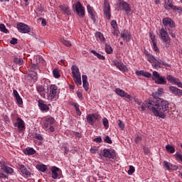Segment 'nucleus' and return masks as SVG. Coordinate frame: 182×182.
Here are the masks:
<instances>
[{
    "instance_id": "1",
    "label": "nucleus",
    "mask_w": 182,
    "mask_h": 182,
    "mask_svg": "<svg viewBox=\"0 0 182 182\" xmlns=\"http://www.w3.org/2000/svg\"><path fill=\"white\" fill-rule=\"evenodd\" d=\"M134 100L136 105L141 106L142 112H144L146 107H147L149 110L154 113V116L161 119H164L167 113L170 112V103L161 98L152 99L144 101V102H141V100L137 98H134Z\"/></svg>"
},
{
    "instance_id": "2",
    "label": "nucleus",
    "mask_w": 182,
    "mask_h": 182,
    "mask_svg": "<svg viewBox=\"0 0 182 182\" xmlns=\"http://www.w3.org/2000/svg\"><path fill=\"white\" fill-rule=\"evenodd\" d=\"M105 157V159H114L116 157V151L113 149H104L100 153V159Z\"/></svg>"
},
{
    "instance_id": "3",
    "label": "nucleus",
    "mask_w": 182,
    "mask_h": 182,
    "mask_svg": "<svg viewBox=\"0 0 182 182\" xmlns=\"http://www.w3.org/2000/svg\"><path fill=\"white\" fill-rule=\"evenodd\" d=\"M59 88L56 85H51L49 87V91L48 94V100H53V99H58L59 96Z\"/></svg>"
},
{
    "instance_id": "4",
    "label": "nucleus",
    "mask_w": 182,
    "mask_h": 182,
    "mask_svg": "<svg viewBox=\"0 0 182 182\" xmlns=\"http://www.w3.org/2000/svg\"><path fill=\"white\" fill-rule=\"evenodd\" d=\"M73 9L75 14L80 18H84L85 15V7L82 6L80 1H77L75 4L73 5Z\"/></svg>"
},
{
    "instance_id": "5",
    "label": "nucleus",
    "mask_w": 182,
    "mask_h": 182,
    "mask_svg": "<svg viewBox=\"0 0 182 182\" xmlns=\"http://www.w3.org/2000/svg\"><path fill=\"white\" fill-rule=\"evenodd\" d=\"M159 37L166 45H170L171 43V38H170V36H168V33H167V30L166 28H162L159 31Z\"/></svg>"
},
{
    "instance_id": "6",
    "label": "nucleus",
    "mask_w": 182,
    "mask_h": 182,
    "mask_svg": "<svg viewBox=\"0 0 182 182\" xmlns=\"http://www.w3.org/2000/svg\"><path fill=\"white\" fill-rule=\"evenodd\" d=\"M0 167L1 173H4L5 174H12L14 173V168L8 166L4 161L0 162Z\"/></svg>"
},
{
    "instance_id": "7",
    "label": "nucleus",
    "mask_w": 182,
    "mask_h": 182,
    "mask_svg": "<svg viewBox=\"0 0 182 182\" xmlns=\"http://www.w3.org/2000/svg\"><path fill=\"white\" fill-rule=\"evenodd\" d=\"M100 119V115L97 114H89L87 115V122L90 124V126H95V122L96 120Z\"/></svg>"
},
{
    "instance_id": "8",
    "label": "nucleus",
    "mask_w": 182,
    "mask_h": 182,
    "mask_svg": "<svg viewBox=\"0 0 182 182\" xmlns=\"http://www.w3.org/2000/svg\"><path fill=\"white\" fill-rule=\"evenodd\" d=\"M17 29L21 33H29L31 32V27L23 23H17Z\"/></svg>"
},
{
    "instance_id": "9",
    "label": "nucleus",
    "mask_w": 182,
    "mask_h": 182,
    "mask_svg": "<svg viewBox=\"0 0 182 182\" xmlns=\"http://www.w3.org/2000/svg\"><path fill=\"white\" fill-rule=\"evenodd\" d=\"M103 11L106 18L109 21V19H110L112 16V14L110 13V4L109 3V0H105Z\"/></svg>"
},
{
    "instance_id": "10",
    "label": "nucleus",
    "mask_w": 182,
    "mask_h": 182,
    "mask_svg": "<svg viewBox=\"0 0 182 182\" xmlns=\"http://www.w3.org/2000/svg\"><path fill=\"white\" fill-rule=\"evenodd\" d=\"M62 173V171L56 167L53 166L51 168V177L53 178V180H57V178H60V173Z\"/></svg>"
},
{
    "instance_id": "11",
    "label": "nucleus",
    "mask_w": 182,
    "mask_h": 182,
    "mask_svg": "<svg viewBox=\"0 0 182 182\" xmlns=\"http://www.w3.org/2000/svg\"><path fill=\"white\" fill-rule=\"evenodd\" d=\"M19 170L23 177H25L26 178H29V177H31V171H29V168H26L24 165H19Z\"/></svg>"
},
{
    "instance_id": "12",
    "label": "nucleus",
    "mask_w": 182,
    "mask_h": 182,
    "mask_svg": "<svg viewBox=\"0 0 182 182\" xmlns=\"http://www.w3.org/2000/svg\"><path fill=\"white\" fill-rule=\"evenodd\" d=\"M17 122L14 123V127H18L19 132H23L25 130V122L22 119L18 117Z\"/></svg>"
},
{
    "instance_id": "13",
    "label": "nucleus",
    "mask_w": 182,
    "mask_h": 182,
    "mask_svg": "<svg viewBox=\"0 0 182 182\" xmlns=\"http://www.w3.org/2000/svg\"><path fill=\"white\" fill-rule=\"evenodd\" d=\"M164 26H169V28H176V23L168 17L164 18L162 20Z\"/></svg>"
},
{
    "instance_id": "14",
    "label": "nucleus",
    "mask_w": 182,
    "mask_h": 182,
    "mask_svg": "<svg viewBox=\"0 0 182 182\" xmlns=\"http://www.w3.org/2000/svg\"><path fill=\"white\" fill-rule=\"evenodd\" d=\"M53 123H55V118L49 117L46 118L45 122H43V129L46 132H48V129L50 126H53Z\"/></svg>"
},
{
    "instance_id": "15",
    "label": "nucleus",
    "mask_w": 182,
    "mask_h": 182,
    "mask_svg": "<svg viewBox=\"0 0 182 182\" xmlns=\"http://www.w3.org/2000/svg\"><path fill=\"white\" fill-rule=\"evenodd\" d=\"M114 66H116L119 70H121V72H127V67L123 64L122 62L119 61L117 60H113Z\"/></svg>"
},
{
    "instance_id": "16",
    "label": "nucleus",
    "mask_w": 182,
    "mask_h": 182,
    "mask_svg": "<svg viewBox=\"0 0 182 182\" xmlns=\"http://www.w3.org/2000/svg\"><path fill=\"white\" fill-rule=\"evenodd\" d=\"M121 38L125 42H130L132 41V34L129 31L124 30L121 32Z\"/></svg>"
},
{
    "instance_id": "17",
    "label": "nucleus",
    "mask_w": 182,
    "mask_h": 182,
    "mask_svg": "<svg viewBox=\"0 0 182 182\" xmlns=\"http://www.w3.org/2000/svg\"><path fill=\"white\" fill-rule=\"evenodd\" d=\"M87 9L88 14L90 15L91 19L93 21L94 23H96V11H95V9L90 6V5H87Z\"/></svg>"
},
{
    "instance_id": "18",
    "label": "nucleus",
    "mask_w": 182,
    "mask_h": 182,
    "mask_svg": "<svg viewBox=\"0 0 182 182\" xmlns=\"http://www.w3.org/2000/svg\"><path fill=\"white\" fill-rule=\"evenodd\" d=\"M119 6H121L122 10L125 11V12H132V7H130V4L123 0L119 2Z\"/></svg>"
},
{
    "instance_id": "19",
    "label": "nucleus",
    "mask_w": 182,
    "mask_h": 182,
    "mask_svg": "<svg viewBox=\"0 0 182 182\" xmlns=\"http://www.w3.org/2000/svg\"><path fill=\"white\" fill-rule=\"evenodd\" d=\"M161 65L162 66H167V68L170 67V65L167 64V63H164L163 60L157 59L155 64H154V68H155V69H160V68H161V66H160Z\"/></svg>"
},
{
    "instance_id": "20",
    "label": "nucleus",
    "mask_w": 182,
    "mask_h": 182,
    "mask_svg": "<svg viewBox=\"0 0 182 182\" xmlns=\"http://www.w3.org/2000/svg\"><path fill=\"white\" fill-rule=\"evenodd\" d=\"M38 107H40V109L42 112H49L50 109L49 106L45 104V102L42 100H38Z\"/></svg>"
},
{
    "instance_id": "21",
    "label": "nucleus",
    "mask_w": 182,
    "mask_h": 182,
    "mask_svg": "<svg viewBox=\"0 0 182 182\" xmlns=\"http://www.w3.org/2000/svg\"><path fill=\"white\" fill-rule=\"evenodd\" d=\"M169 90L175 96H181L182 95V90H180L174 86H170Z\"/></svg>"
},
{
    "instance_id": "22",
    "label": "nucleus",
    "mask_w": 182,
    "mask_h": 182,
    "mask_svg": "<svg viewBox=\"0 0 182 182\" xmlns=\"http://www.w3.org/2000/svg\"><path fill=\"white\" fill-rule=\"evenodd\" d=\"M59 8L61 9L64 15H67L68 16L72 15V13H70V9L68 7V6L60 5Z\"/></svg>"
},
{
    "instance_id": "23",
    "label": "nucleus",
    "mask_w": 182,
    "mask_h": 182,
    "mask_svg": "<svg viewBox=\"0 0 182 182\" xmlns=\"http://www.w3.org/2000/svg\"><path fill=\"white\" fill-rule=\"evenodd\" d=\"M82 86L85 90H89V82H87V75H82Z\"/></svg>"
},
{
    "instance_id": "24",
    "label": "nucleus",
    "mask_w": 182,
    "mask_h": 182,
    "mask_svg": "<svg viewBox=\"0 0 182 182\" xmlns=\"http://www.w3.org/2000/svg\"><path fill=\"white\" fill-rule=\"evenodd\" d=\"M71 73L73 76H77L80 75V71L79 70V68L76 65H73L71 67Z\"/></svg>"
},
{
    "instance_id": "25",
    "label": "nucleus",
    "mask_w": 182,
    "mask_h": 182,
    "mask_svg": "<svg viewBox=\"0 0 182 182\" xmlns=\"http://www.w3.org/2000/svg\"><path fill=\"white\" fill-rule=\"evenodd\" d=\"M73 79L75 85H77V86H80L82 85V76L80 75H73Z\"/></svg>"
},
{
    "instance_id": "26",
    "label": "nucleus",
    "mask_w": 182,
    "mask_h": 182,
    "mask_svg": "<svg viewBox=\"0 0 182 182\" xmlns=\"http://www.w3.org/2000/svg\"><path fill=\"white\" fill-rule=\"evenodd\" d=\"M24 154H26L27 156H33L35 153H36V151L33 149V148L31 147H27L24 151H23Z\"/></svg>"
},
{
    "instance_id": "27",
    "label": "nucleus",
    "mask_w": 182,
    "mask_h": 182,
    "mask_svg": "<svg viewBox=\"0 0 182 182\" xmlns=\"http://www.w3.org/2000/svg\"><path fill=\"white\" fill-rule=\"evenodd\" d=\"M155 82L156 83H157V85H166L167 83V81L166 80V77L161 76L156 79Z\"/></svg>"
},
{
    "instance_id": "28",
    "label": "nucleus",
    "mask_w": 182,
    "mask_h": 182,
    "mask_svg": "<svg viewBox=\"0 0 182 182\" xmlns=\"http://www.w3.org/2000/svg\"><path fill=\"white\" fill-rule=\"evenodd\" d=\"M161 95H163V89L158 90L156 92L152 93L153 99H160Z\"/></svg>"
},
{
    "instance_id": "29",
    "label": "nucleus",
    "mask_w": 182,
    "mask_h": 182,
    "mask_svg": "<svg viewBox=\"0 0 182 182\" xmlns=\"http://www.w3.org/2000/svg\"><path fill=\"white\" fill-rule=\"evenodd\" d=\"M91 53H93V55H95V56L98 58V59H100V60H105V58L103 55L96 52V50H92Z\"/></svg>"
},
{
    "instance_id": "30",
    "label": "nucleus",
    "mask_w": 182,
    "mask_h": 182,
    "mask_svg": "<svg viewBox=\"0 0 182 182\" xmlns=\"http://www.w3.org/2000/svg\"><path fill=\"white\" fill-rule=\"evenodd\" d=\"M166 151H168V153H170L171 154H173V153L176 152V149L174 148V146L170 144H167L166 146Z\"/></svg>"
},
{
    "instance_id": "31",
    "label": "nucleus",
    "mask_w": 182,
    "mask_h": 182,
    "mask_svg": "<svg viewBox=\"0 0 182 182\" xmlns=\"http://www.w3.org/2000/svg\"><path fill=\"white\" fill-rule=\"evenodd\" d=\"M114 92L118 96H120V97H124V95H126V92L120 88H116Z\"/></svg>"
},
{
    "instance_id": "32",
    "label": "nucleus",
    "mask_w": 182,
    "mask_h": 182,
    "mask_svg": "<svg viewBox=\"0 0 182 182\" xmlns=\"http://www.w3.org/2000/svg\"><path fill=\"white\" fill-rule=\"evenodd\" d=\"M147 60L149 63H152V66H154L157 59H156L155 56L151 54L150 55H149V57H147Z\"/></svg>"
},
{
    "instance_id": "33",
    "label": "nucleus",
    "mask_w": 182,
    "mask_h": 182,
    "mask_svg": "<svg viewBox=\"0 0 182 182\" xmlns=\"http://www.w3.org/2000/svg\"><path fill=\"white\" fill-rule=\"evenodd\" d=\"M173 7V3L170 0H167L165 1L164 8L167 11H169Z\"/></svg>"
},
{
    "instance_id": "34",
    "label": "nucleus",
    "mask_w": 182,
    "mask_h": 182,
    "mask_svg": "<svg viewBox=\"0 0 182 182\" xmlns=\"http://www.w3.org/2000/svg\"><path fill=\"white\" fill-rule=\"evenodd\" d=\"M36 168L39 171H41L42 173H45V171L48 170V166H46V165H37Z\"/></svg>"
},
{
    "instance_id": "35",
    "label": "nucleus",
    "mask_w": 182,
    "mask_h": 182,
    "mask_svg": "<svg viewBox=\"0 0 182 182\" xmlns=\"http://www.w3.org/2000/svg\"><path fill=\"white\" fill-rule=\"evenodd\" d=\"M105 52L108 55L113 53V48H112V46L109 44H105Z\"/></svg>"
},
{
    "instance_id": "36",
    "label": "nucleus",
    "mask_w": 182,
    "mask_h": 182,
    "mask_svg": "<svg viewBox=\"0 0 182 182\" xmlns=\"http://www.w3.org/2000/svg\"><path fill=\"white\" fill-rule=\"evenodd\" d=\"M36 90L41 95V97H43V93L45 92V88L42 85H38L36 87Z\"/></svg>"
},
{
    "instance_id": "37",
    "label": "nucleus",
    "mask_w": 182,
    "mask_h": 182,
    "mask_svg": "<svg viewBox=\"0 0 182 182\" xmlns=\"http://www.w3.org/2000/svg\"><path fill=\"white\" fill-rule=\"evenodd\" d=\"M95 38L99 39V41H101V42L105 41V36L100 32L95 33Z\"/></svg>"
},
{
    "instance_id": "38",
    "label": "nucleus",
    "mask_w": 182,
    "mask_h": 182,
    "mask_svg": "<svg viewBox=\"0 0 182 182\" xmlns=\"http://www.w3.org/2000/svg\"><path fill=\"white\" fill-rule=\"evenodd\" d=\"M166 79L168 82H170L171 83H173V84L177 80V78H176V77H173L172 75H167Z\"/></svg>"
},
{
    "instance_id": "39",
    "label": "nucleus",
    "mask_w": 182,
    "mask_h": 182,
    "mask_svg": "<svg viewBox=\"0 0 182 182\" xmlns=\"http://www.w3.org/2000/svg\"><path fill=\"white\" fill-rule=\"evenodd\" d=\"M102 124L105 129H109V119H107L106 117H104L102 119Z\"/></svg>"
},
{
    "instance_id": "40",
    "label": "nucleus",
    "mask_w": 182,
    "mask_h": 182,
    "mask_svg": "<svg viewBox=\"0 0 182 182\" xmlns=\"http://www.w3.org/2000/svg\"><path fill=\"white\" fill-rule=\"evenodd\" d=\"M14 63H16V65H19L21 66V65L23 64V60H22V58H15L14 60Z\"/></svg>"
},
{
    "instance_id": "41",
    "label": "nucleus",
    "mask_w": 182,
    "mask_h": 182,
    "mask_svg": "<svg viewBox=\"0 0 182 182\" xmlns=\"http://www.w3.org/2000/svg\"><path fill=\"white\" fill-rule=\"evenodd\" d=\"M0 31L4 32V33H9V31L6 29V26H5L4 24H0Z\"/></svg>"
},
{
    "instance_id": "42",
    "label": "nucleus",
    "mask_w": 182,
    "mask_h": 182,
    "mask_svg": "<svg viewBox=\"0 0 182 182\" xmlns=\"http://www.w3.org/2000/svg\"><path fill=\"white\" fill-rule=\"evenodd\" d=\"M53 75L56 79H59V77H60V74L59 73V70H58V69L53 70Z\"/></svg>"
},
{
    "instance_id": "43",
    "label": "nucleus",
    "mask_w": 182,
    "mask_h": 182,
    "mask_svg": "<svg viewBox=\"0 0 182 182\" xmlns=\"http://www.w3.org/2000/svg\"><path fill=\"white\" fill-rule=\"evenodd\" d=\"M30 76L31 78H33V80H38V73L35 71H31V73H30Z\"/></svg>"
},
{
    "instance_id": "44",
    "label": "nucleus",
    "mask_w": 182,
    "mask_h": 182,
    "mask_svg": "<svg viewBox=\"0 0 182 182\" xmlns=\"http://www.w3.org/2000/svg\"><path fill=\"white\" fill-rule=\"evenodd\" d=\"M117 123L119 129H121V130H124V123H123V122L120 119L117 121Z\"/></svg>"
},
{
    "instance_id": "45",
    "label": "nucleus",
    "mask_w": 182,
    "mask_h": 182,
    "mask_svg": "<svg viewBox=\"0 0 182 182\" xmlns=\"http://www.w3.org/2000/svg\"><path fill=\"white\" fill-rule=\"evenodd\" d=\"M34 139H36V140H39V141H42V140H43V136L41 134H36Z\"/></svg>"
},
{
    "instance_id": "46",
    "label": "nucleus",
    "mask_w": 182,
    "mask_h": 182,
    "mask_svg": "<svg viewBox=\"0 0 182 182\" xmlns=\"http://www.w3.org/2000/svg\"><path fill=\"white\" fill-rule=\"evenodd\" d=\"M62 43L65 45V46H68V47L72 46V43H70V41L68 40H65V39L62 40Z\"/></svg>"
},
{
    "instance_id": "47",
    "label": "nucleus",
    "mask_w": 182,
    "mask_h": 182,
    "mask_svg": "<svg viewBox=\"0 0 182 182\" xmlns=\"http://www.w3.org/2000/svg\"><path fill=\"white\" fill-rule=\"evenodd\" d=\"M134 171H135L134 166H130L129 169L128 170L129 176H132V174H133V173H134Z\"/></svg>"
},
{
    "instance_id": "48",
    "label": "nucleus",
    "mask_w": 182,
    "mask_h": 182,
    "mask_svg": "<svg viewBox=\"0 0 182 182\" xmlns=\"http://www.w3.org/2000/svg\"><path fill=\"white\" fill-rule=\"evenodd\" d=\"M31 69H33V70H37V69H39V65L38 63H33L31 65Z\"/></svg>"
},
{
    "instance_id": "49",
    "label": "nucleus",
    "mask_w": 182,
    "mask_h": 182,
    "mask_svg": "<svg viewBox=\"0 0 182 182\" xmlns=\"http://www.w3.org/2000/svg\"><path fill=\"white\" fill-rule=\"evenodd\" d=\"M16 102L18 105H23V101L22 100V98L19 95L18 97H16Z\"/></svg>"
},
{
    "instance_id": "50",
    "label": "nucleus",
    "mask_w": 182,
    "mask_h": 182,
    "mask_svg": "<svg viewBox=\"0 0 182 182\" xmlns=\"http://www.w3.org/2000/svg\"><path fill=\"white\" fill-rule=\"evenodd\" d=\"M142 139H143V138H142L141 136H136L135 137L134 141H135V143H136V144H139V143H140V141H141Z\"/></svg>"
},
{
    "instance_id": "51",
    "label": "nucleus",
    "mask_w": 182,
    "mask_h": 182,
    "mask_svg": "<svg viewBox=\"0 0 182 182\" xmlns=\"http://www.w3.org/2000/svg\"><path fill=\"white\" fill-rule=\"evenodd\" d=\"M72 106H73L75 108V112H77L78 110H80L79 107H80V105L76 102H73Z\"/></svg>"
},
{
    "instance_id": "52",
    "label": "nucleus",
    "mask_w": 182,
    "mask_h": 182,
    "mask_svg": "<svg viewBox=\"0 0 182 182\" xmlns=\"http://www.w3.org/2000/svg\"><path fill=\"white\" fill-rule=\"evenodd\" d=\"M72 106H73L75 108V112H77L78 110H80L79 107H80V105L76 102H73Z\"/></svg>"
},
{
    "instance_id": "53",
    "label": "nucleus",
    "mask_w": 182,
    "mask_h": 182,
    "mask_svg": "<svg viewBox=\"0 0 182 182\" xmlns=\"http://www.w3.org/2000/svg\"><path fill=\"white\" fill-rule=\"evenodd\" d=\"M152 42H153L154 50H155V52L156 53L160 52V50H159V47H157V44H156V42H154V41H152Z\"/></svg>"
},
{
    "instance_id": "54",
    "label": "nucleus",
    "mask_w": 182,
    "mask_h": 182,
    "mask_svg": "<svg viewBox=\"0 0 182 182\" xmlns=\"http://www.w3.org/2000/svg\"><path fill=\"white\" fill-rule=\"evenodd\" d=\"M111 26H112L113 29H117V22H116V21L112 20L111 21Z\"/></svg>"
},
{
    "instance_id": "55",
    "label": "nucleus",
    "mask_w": 182,
    "mask_h": 182,
    "mask_svg": "<svg viewBox=\"0 0 182 182\" xmlns=\"http://www.w3.org/2000/svg\"><path fill=\"white\" fill-rule=\"evenodd\" d=\"M152 75L154 76V79L158 80L160 77V74H159L157 71H154Z\"/></svg>"
},
{
    "instance_id": "56",
    "label": "nucleus",
    "mask_w": 182,
    "mask_h": 182,
    "mask_svg": "<svg viewBox=\"0 0 182 182\" xmlns=\"http://www.w3.org/2000/svg\"><path fill=\"white\" fill-rule=\"evenodd\" d=\"M104 141H105V143H108V144H112V139H110V137L109 136H107L105 137Z\"/></svg>"
},
{
    "instance_id": "57",
    "label": "nucleus",
    "mask_w": 182,
    "mask_h": 182,
    "mask_svg": "<svg viewBox=\"0 0 182 182\" xmlns=\"http://www.w3.org/2000/svg\"><path fill=\"white\" fill-rule=\"evenodd\" d=\"M11 45H16L18 43V39L16 38H12L10 41Z\"/></svg>"
},
{
    "instance_id": "58",
    "label": "nucleus",
    "mask_w": 182,
    "mask_h": 182,
    "mask_svg": "<svg viewBox=\"0 0 182 182\" xmlns=\"http://www.w3.org/2000/svg\"><path fill=\"white\" fill-rule=\"evenodd\" d=\"M164 166L166 167V170H170V163L167 161H164Z\"/></svg>"
},
{
    "instance_id": "59",
    "label": "nucleus",
    "mask_w": 182,
    "mask_h": 182,
    "mask_svg": "<svg viewBox=\"0 0 182 182\" xmlns=\"http://www.w3.org/2000/svg\"><path fill=\"white\" fill-rule=\"evenodd\" d=\"M136 76H144V71L140 70V71H136Z\"/></svg>"
},
{
    "instance_id": "60",
    "label": "nucleus",
    "mask_w": 182,
    "mask_h": 182,
    "mask_svg": "<svg viewBox=\"0 0 182 182\" xmlns=\"http://www.w3.org/2000/svg\"><path fill=\"white\" fill-rule=\"evenodd\" d=\"M93 141L95 143H102V137L101 136H98V137L94 139Z\"/></svg>"
},
{
    "instance_id": "61",
    "label": "nucleus",
    "mask_w": 182,
    "mask_h": 182,
    "mask_svg": "<svg viewBox=\"0 0 182 182\" xmlns=\"http://www.w3.org/2000/svg\"><path fill=\"white\" fill-rule=\"evenodd\" d=\"M174 85H177L179 87L182 88V83L180 82V80L177 79L176 81H175Z\"/></svg>"
},
{
    "instance_id": "62",
    "label": "nucleus",
    "mask_w": 182,
    "mask_h": 182,
    "mask_svg": "<svg viewBox=\"0 0 182 182\" xmlns=\"http://www.w3.org/2000/svg\"><path fill=\"white\" fill-rule=\"evenodd\" d=\"M77 95L80 100H83V95L82 94V92H77Z\"/></svg>"
},
{
    "instance_id": "63",
    "label": "nucleus",
    "mask_w": 182,
    "mask_h": 182,
    "mask_svg": "<svg viewBox=\"0 0 182 182\" xmlns=\"http://www.w3.org/2000/svg\"><path fill=\"white\" fill-rule=\"evenodd\" d=\"M168 31L172 38H176V33H173V30L168 29Z\"/></svg>"
},
{
    "instance_id": "64",
    "label": "nucleus",
    "mask_w": 182,
    "mask_h": 182,
    "mask_svg": "<svg viewBox=\"0 0 182 182\" xmlns=\"http://www.w3.org/2000/svg\"><path fill=\"white\" fill-rule=\"evenodd\" d=\"M144 76L145 77H151V73H148V72H144Z\"/></svg>"
}]
</instances>
